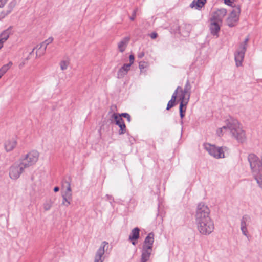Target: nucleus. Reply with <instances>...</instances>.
Returning <instances> with one entry per match:
<instances>
[{"label":"nucleus","mask_w":262,"mask_h":262,"mask_svg":"<svg viewBox=\"0 0 262 262\" xmlns=\"http://www.w3.org/2000/svg\"><path fill=\"white\" fill-rule=\"evenodd\" d=\"M226 125L223 126L217 130L219 136L223 135V129H228L232 136L234 138L238 143H243L246 140L245 132L242 129L238 121L231 117L226 120Z\"/></svg>","instance_id":"f257e3e1"},{"label":"nucleus","mask_w":262,"mask_h":262,"mask_svg":"<svg viewBox=\"0 0 262 262\" xmlns=\"http://www.w3.org/2000/svg\"><path fill=\"white\" fill-rule=\"evenodd\" d=\"M195 223L198 231L204 235H209L214 229V223L211 218L197 221Z\"/></svg>","instance_id":"f03ea898"},{"label":"nucleus","mask_w":262,"mask_h":262,"mask_svg":"<svg viewBox=\"0 0 262 262\" xmlns=\"http://www.w3.org/2000/svg\"><path fill=\"white\" fill-rule=\"evenodd\" d=\"M203 146L210 156L216 159L224 158V151L228 149L226 146L217 147L208 143H204Z\"/></svg>","instance_id":"7ed1b4c3"},{"label":"nucleus","mask_w":262,"mask_h":262,"mask_svg":"<svg viewBox=\"0 0 262 262\" xmlns=\"http://www.w3.org/2000/svg\"><path fill=\"white\" fill-rule=\"evenodd\" d=\"M210 210L207 205L204 203L198 204L195 214V222L210 219Z\"/></svg>","instance_id":"20e7f679"},{"label":"nucleus","mask_w":262,"mask_h":262,"mask_svg":"<svg viewBox=\"0 0 262 262\" xmlns=\"http://www.w3.org/2000/svg\"><path fill=\"white\" fill-rule=\"evenodd\" d=\"M248 161L253 175L262 172V163L256 155L252 153L249 154Z\"/></svg>","instance_id":"39448f33"},{"label":"nucleus","mask_w":262,"mask_h":262,"mask_svg":"<svg viewBox=\"0 0 262 262\" xmlns=\"http://www.w3.org/2000/svg\"><path fill=\"white\" fill-rule=\"evenodd\" d=\"M39 153L36 151H32L25 156L20 159V161L23 163V165L26 168L34 165L38 160Z\"/></svg>","instance_id":"423d86ee"},{"label":"nucleus","mask_w":262,"mask_h":262,"mask_svg":"<svg viewBox=\"0 0 262 262\" xmlns=\"http://www.w3.org/2000/svg\"><path fill=\"white\" fill-rule=\"evenodd\" d=\"M26 168L23 165V163L19 161V162L14 163L9 168V176L13 180H17L20 174Z\"/></svg>","instance_id":"0eeeda50"},{"label":"nucleus","mask_w":262,"mask_h":262,"mask_svg":"<svg viewBox=\"0 0 262 262\" xmlns=\"http://www.w3.org/2000/svg\"><path fill=\"white\" fill-rule=\"evenodd\" d=\"M233 10L227 19V24L230 27H234L239 20V15L241 13V8L239 5L232 6Z\"/></svg>","instance_id":"6e6552de"},{"label":"nucleus","mask_w":262,"mask_h":262,"mask_svg":"<svg viewBox=\"0 0 262 262\" xmlns=\"http://www.w3.org/2000/svg\"><path fill=\"white\" fill-rule=\"evenodd\" d=\"M108 247L109 244L107 242H102L95 253L94 262H103L105 259L104 254L107 252Z\"/></svg>","instance_id":"1a4fd4ad"},{"label":"nucleus","mask_w":262,"mask_h":262,"mask_svg":"<svg viewBox=\"0 0 262 262\" xmlns=\"http://www.w3.org/2000/svg\"><path fill=\"white\" fill-rule=\"evenodd\" d=\"M111 118L114 119L115 124L120 127L118 131L119 135H122L126 133V125L123 119L121 117L120 114L113 113L112 115Z\"/></svg>","instance_id":"9d476101"},{"label":"nucleus","mask_w":262,"mask_h":262,"mask_svg":"<svg viewBox=\"0 0 262 262\" xmlns=\"http://www.w3.org/2000/svg\"><path fill=\"white\" fill-rule=\"evenodd\" d=\"M250 221L251 217L247 214L243 215L241 220V230L242 233L247 237L248 236V232L247 227Z\"/></svg>","instance_id":"9b49d317"},{"label":"nucleus","mask_w":262,"mask_h":262,"mask_svg":"<svg viewBox=\"0 0 262 262\" xmlns=\"http://www.w3.org/2000/svg\"><path fill=\"white\" fill-rule=\"evenodd\" d=\"M246 50L239 49L234 53V59L236 62V66L239 67L242 65V62L244 60Z\"/></svg>","instance_id":"f8f14e48"},{"label":"nucleus","mask_w":262,"mask_h":262,"mask_svg":"<svg viewBox=\"0 0 262 262\" xmlns=\"http://www.w3.org/2000/svg\"><path fill=\"white\" fill-rule=\"evenodd\" d=\"M221 29L220 25L219 24V21L217 20H212V18H210V24L209 26V29L210 31L211 34L216 36V37H219V32L220 31Z\"/></svg>","instance_id":"ddd939ff"},{"label":"nucleus","mask_w":262,"mask_h":262,"mask_svg":"<svg viewBox=\"0 0 262 262\" xmlns=\"http://www.w3.org/2000/svg\"><path fill=\"white\" fill-rule=\"evenodd\" d=\"M226 9L224 8L220 9L213 13L211 18L212 19V20H214L221 21L223 17L226 15Z\"/></svg>","instance_id":"4468645a"},{"label":"nucleus","mask_w":262,"mask_h":262,"mask_svg":"<svg viewBox=\"0 0 262 262\" xmlns=\"http://www.w3.org/2000/svg\"><path fill=\"white\" fill-rule=\"evenodd\" d=\"M154 242V234L153 232L149 233L145 237L142 247L148 248L152 249L153 244Z\"/></svg>","instance_id":"2eb2a0df"},{"label":"nucleus","mask_w":262,"mask_h":262,"mask_svg":"<svg viewBox=\"0 0 262 262\" xmlns=\"http://www.w3.org/2000/svg\"><path fill=\"white\" fill-rule=\"evenodd\" d=\"M152 249L142 247L140 262H147L150 258Z\"/></svg>","instance_id":"dca6fc26"},{"label":"nucleus","mask_w":262,"mask_h":262,"mask_svg":"<svg viewBox=\"0 0 262 262\" xmlns=\"http://www.w3.org/2000/svg\"><path fill=\"white\" fill-rule=\"evenodd\" d=\"M12 27H9L8 29L3 31L0 34V43H2V47L4 43L9 38L11 34Z\"/></svg>","instance_id":"f3484780"},{"label":"nucleus","mask_w":262,"mask_h":262,"mask_svg":"<svg viewBox=\"0 0 262 262\" xmlns=\"http://www.w3.org/2000/svg\"><path fill=\"white\" fill-rule=\"evenodd\" d=\"M17 141L14 139L8 140L5 143V148L7 152L12 151L16 146Z\"/></svg>","instance_id":"a211bd4d"},{"label":"nucleus","mask_w":262,"mask_h":262,"mask_svg":"<svg viewBox=\"0 0 262 262\" xmlns=\"http://www.w3.org/2000/svg\"><path fill=\"white\" fill-rule=\"evenodd\" d=\"M139 228L138 227H136L132 230L129 236V239L130 241H133L132 243L134 245H135L136 244V243L134 241L137 240L139 238Z\"/></svg>","instance_id":"6ab92c4d"},{"label":"nucleus","mask_w":262,"mask_h":262,"mask_svg":"<svg viewBox=\"0 0 262 262\" xmlns=\"http://www.w3.org/2000/svg\"><path fill=\"white\" fill-rule=\"evenodd\" d=\"M130 40L129 37L123 38L118 44V50L120 52H123L125 51L127 45Z\"/></svg>","instance_id":"aec40b11"},{"label":"nucleus","mask_w":262,"mask_h":262,"mask_svg":"<svg viewBox=\"0 0 262 262\" xmlns=\"http://www.w3.org/2000/svg\"><path fill=\"white\" fill-rule=\"evenodd\" d=\"M191 86L188 80H187L186 84L185 85L184 89H183L181 86H179L177 87L176 90H177V94L178 92H183V93H187L188 94H191Z\"/></svg>","instance_id":"412c9836"},{"label":"nucleus","mask_w":262,"mask_h":262,"mask_svg":"<svg viewBox=\"0 0 262 262\" xmlns=\"http://www.w3.org/2000/svg\"><path fill=\"white\" fill-rule=\"evenodd\" d=\"M206 3V0H193L190 4V7L194 8L196 9L200 10L201 9Z\"/></svg>","instance_id":"4be33fe9"},{"label":"nucleus","mask_w":262,"mask_h":262,"mask_svg":"<svg viewBox=\"0 0 262 262\" xmlns=\"http://www.w3.org/2000/svg\"><path fill=\"white\" fill-rule=\"evenodd\" d=\"M72 198V192H64L62 194L63 201L62 204L67 207L71 203Z\"/></svg>","instance_id":"5701e85b"},{"label":"nucleus","mask_w":262,"mask_h":262,"mask_svg":"<svg viewBox=\"0 0 262 262\" xmlns=\"http://www.w3.org/2000/svg\"><path fill=\"white\" fill-rule=\"evenodd\" d=\"M71 178L70 176L65 177L63 179L62 187L66 188V190L64 192H72L71 188Z\"/></svg>","instance_id":"b1692460"},{"label":"nucleus","mask_w":262,"mask_h":262,"mask_svg":"<svg viewBox=\"0 0 262 262\" xmlns=\"http://www.w3.org/2000/svg\"><path fill=\"white\" fill-rule=\"evenodd\" d=\"M177 90H175L173 93L171 100H169L167 103L166 110H169L171 108L176 105V101L177 97Z\"/></svg>","instance_id":"393cba45"},{"label":"nucleus","mask_w":262,"mask_h":262,"mask_svg":"<svg viewBox=\"0 0 262 262\" xmlns=\"http://www.w3.org/2000/svg\"><path fill=\"white\" fill-rule=\"evenodd\" d=\"M179 97L180 103H182L184 105H187L190 97V94L188 95L187 93H183V92H181V94Z\"/></svg>","instance_id":"a878e982"},{"label":"nucleus","mask_w":262,"mask_h":262,"mask_svg":"<svg viewBox=\"0 0 262 262\" xmlns=\"http://www.w3.org/2000/svg\"><path fill=\"white\" fill-rule=\"evenodd\" d=\"M259 187L262 189V171L253 175Z\"/></svg>","instance_id":"bb28decb"},{"label":"nucleus","mask_w":262,"mask_h":262,"mask_svg":"<svg viewBox=\"0 0 262 262\" xmlns=\"http://www.w3.org/2000/svg\"><path fill=\"white\" fill-rule=\"evenodd\" d=\"M13 65L12 61H9L7 64L4 65L0 69V72L3 73V75L9 70V69Z\"/></svg>","instance_id":"cd10ccee"},{"label":"nucleus","mask_w":262,"mask_h":262,"mask_svg":"<svg viewBox=\"0 0 262 262\" xmlns=\"http://www.w3.org/2000/svg\"><path fill=\"white\" fill-rule=\"evenodd\" d=\"M17 4L16 0H12L8 4L6 9L9 13H10L13 10V8L15 7Z\"/></svg>","instance_id":"c85d7f7f"},{"label":"nucleus","mask_w":262,"mask_h":262,"mask_svg":"<svg viewBox=\"0 0 262 262\" xmlns=\"http://www.w3.org/2000/svg\"><path fill=\"white\" fill-rule=\"evenodd\" d=\"M53 203L51 200L47 201L43 204V208L46 211H48L50 209L51 207L52 206Z\"/></svg>","instance_id":"c756f323"},{"label":"nucleus","mask_w":262,"mask_h":262,"mask_svg":"<svg viewBox=\"0 0 262 262\" xmlns=\"http://www.w3.org/2000/svg\"><path fill=\"white\" fill-rule=\"evenodd\" d=\"M249 37H247L244 42H242L240 45H239V47L240 49H244V50H246L247 49V43H248V41H249Z\"/></svg>","instance_id":"7c9ffc66"},{"label":"nucleus","mask_w":262,"mask_h":262,"mask_svg":"<svg viewBox=\"0 0 262 262\" xmlns=\"http://www.w3.org/2000/svg\"><path fill=\"white\" fill-rule=\"evenodd\" d=\"M9 13L7 9L4 10L3 8L0 10V20L5 18Z\"/></svg>","instance_id":"2f4dec72"},{"label":"nucleus","mask_w":262,"mask_h":262,"mask_svg":"<svg viewBox=\"0 0 262 262\" xmlns=\"http://www.w3.org/2000/svg\"><path fill=\"white\" fill-rule=\"evenodd\" d=\"M69 63V62L67 61H65V60L61 61L60 63L61 69L62 70H66L68 68Z\"/></svg>","instance_id":"473e14b6"},{"label":"nucleus","mask_w":262,"mask_h":262,"mask_svg":"<svg viewBox=\"0 0 262 262\" xmlns=\"http://www.w3.org/2000/svg\"><path fill=\"white\" fill-rule=\"evenodd\" d=\"M53 41V38L52 37H50L45 41H43V43H45V47L43 49V51H45L47 48V47L48 45L51 43Z\"/></svg>","instance_id":"72a5a7b5"},{"label":"nucleus","mask_w":262,"mask_h":262,"mask_svg":"<svg viewBox=\"0 0 262 262\" xmlns=\"http://www.w3.org/2000/svg\"><path fill=\"white\" fill-rule=\"evenodd\" d=\"M186 106L187 105H184L182 103H180L179 106V112L180 113L185 114V112L186 110Z\"/></svg>","instance_id":"f704fd0d"},{"label":"nucleus","mask_w":262,"mask_h":262,"mask_svg":"<svg viewBox=\"0 0 262 262\" xmlns=\"http://www.w3.org/2000/svg\"><path fill=\"white\" fill-rule=\"evenodd\" d=\"M127 72H125L123 70H122L121 68L118 71V77L119 78H122L124 77L125 75L127 74Z\"/></svg>","instance_id":"c9c22d12"},{"label":"nucleus","mask_w":262,"mask_h":262,"mask_svg":"<svg viewBox=\"0 0 262 262\" xmlns=\"http://www.w3.org/2000/svg\"><path fill=\"white\" fill-rule=\"evenodd\" d=\"M121 117H123L127 119V121L129 122L131 121V117L129 114L127 113H123L120 114Z\"/></svg>","instance_id":"e433bc0d"},{"label":"nucleus","mask_w":262,"mask_h":262,"mask_svg":"<svg viewBox=\"0 0 262 262\" xmlns=\"http://www.w3.org/2000/svg\"><path fill=\"white\" fill-rule=\"evenodd\" d=\"M130 64H124L121 69L125 71V72L127 73L128 71L130 70Z\"/></svg>","instance_id":"4c0bfd02"},{"label":"nucleus","mask_w":262,"mask_h":262,"mask_svg":"<svg viewBox=\"0 0 262 262\" xmlns=\"http://www.w3.org/2000/svg\"><path fill=\"white\" fill-rule=\"evenodd\" d=\"M147 63L144 61H140L139 63V68L141 70H143L147 67Z\"/></svg>","instance_id":"58836bf2"},{"label":"nucleus","mask_w":262,"mask_h":262,"mask_svg":"<svg viewBox=\"0 0 262 262\" xmlns=\"http://www.w3.org/2000/svg\"><path fill=\"white\" fill-rule=\"evenodd\" d=\"M7 1L8 0H0V10L4 8Z\"/></svg>","instance_id":"ea45409f"},{"label":"nucleus","mask_w":262,"mask_h":262,"mask_svg":"<svg viewBox=\"0 0 262 262\" xmlns=\"http://www.w3.org/2000/svg\"><path fill=\"white\" fill-rule=\"evenodd\" d=\"M137 9L133 11L132 16L130 17V19L132 21L134 20L136 15Z\"/></svg>","instance_id":"a19ab883"},{"label":"nucleus","mask_w":262,"mask_h":262,"mask_svg":"<svg viewBox=\"0 0 262 262\" xmlns=\"http://www.w3.org/2000/svg\"><path fill=\"white\" fill-rule=\"evenodd\" d=\"M129 58L130 61V63L129 64H130V66H132V64L134 63V56L133 55H130Z\"/></svg>","instance_id":"79ce46f5"},{"label":"nucleus","mask_w":262,"mask_h":262,"mask_svg":"<svg viewBox=\"0 0 262 262\" xmlns=\"http://www.w3.org/2000/svg\"><path fill=\"white\" fill-rule=\"evenodd\" d=\"M150 37L152 39H155L158 36V34L156 32H152L149 35Z\"/></svg>","instance_id":"37998d69"},{"label":"nucleus","mask_w":262,"mask_h":262,"mask_svg":"<svg viewBox=\"0 0 262 262\" xmlns=\"http://www.w3.org/2000/svg\"><path fill=\"white\" fill-rule=\"evenodd\" d=\"M224 3L228 6H232V2L231 0H224Z\"/></svg>","instance_id":"c03bdc74"},{"label":"nucleus","mask_w":262,"mask_h":262,"mask_svg":"<svg viewBox=\"0 0 262 262\" xmlns=\"http://www.w3.org/2000/svg\"><path fill=\"white\" fill-rule=\"evenodd\" d=\"M144 53L143 51L140 52L138 55V57L139 58H142L144 57Z\"/></svg>","instance_id":"a18cd8bd"},{"label":"nucleus","mask_w":262,"mask_h":262,"mask_svg":"<svg viewBox=\"0 0 262 262\" xmlns=\"http://www.w3.org/2000/svg\"><path fill=\"white\" fill-rule=\"evenodd\" d=\"M106 196H107V198H108V200H110V201L112 200L114 201V199H113L112 196L108 194H107ZM110 203H112L111 201H110Z\"/></svg>","instance_id":"49530a36"},{"label":"nucleus","mask_w":262,"mask_h":262,"mask_svg":"<svg viewBox=\"0 0 262 262\" xmlns=\"http://www.w3.org/2000/svg\"><path fill=\"white\" fill-rule=\"evenodd\" d=\"M59 190V188L58 187L56 186V187H54V191L55 192H58Z\"/></svg>","instance_id":"de8ad7c7"},{"label":"nucleus","mask_w":262,"mask_h":262,"mask_svg":"<svg viewBox=\"0 0 262 262\" xmlns=\"http://www.w3.org/2000/svg\"><path fill=\"white\" fill-rule=\"evenodd\" d=\"M45 43H43V42H42L40 45V47H39V49L41 48H45Z\"/></svg>","instance_id":"09e8293b"},{"label":"nucleus","mask_w":262,"mask_h":262,"mask_svg":"<svg viewBox=\"0 0 262 262\" xmlns=\"http://www.w3.org/2000/svg\"><path fill=\"white\" fill-rule=\"evenodd\" d=\"M180 116L181 119H182L185 116V114L180 113Z\"/></svg>","instance_id":"8fccbe9b"},{"label":"nucleus","mask_w":262,"mask_h":262,"mask_svg":"<svg viewBox=\"0 0 262 262\" xmlns=\"http://www.w3.org/2000/svg\"><path fill=\"white\" fill-rule=\"evenodd\" d=\"M34 50H35V48H33V50H32V51L30 52V53H29L30 55H31L33 53Z\"/></svg>","instance_id":"3c124183"},{"label":"nucleus","mask_w":262,"mask_h":262,"mask_svg":"<svg viewBox=\"0 0 262 262\" xmlns=\"http://www.w3.org/2000/svg\"><path fill=\"white\" fill-rule=\"evenodd\" d=\"M3 76V73H2L1 72H0V79L1 78V77Z\"/></svg>","instance_id":"603ef678"},{"label":"nucleus","mask_w":262,"mask_h":262,"mask_svg":"<svg viewBox=\"0 0 262 262\" xmlns=\"http://www.w3.org/2000/svg\"><path fill=\"white\" fill-rule=\"evenodd\" d=\"M180 123L182 125L183 124V121L182 119L181 120Z\"/></svg>","instance_id":"864d4df0"},{"label":"nucleus","mask_w":262,"mask_h":262,"mask_svg":"<svg viewBox=\"0 0 262 262\" xmlns=\"http://www.w3.org/2000/svg\"><path fill=\"white\" fill-rule=\"evenodd\" d=\"M2 43H0V50L2 48Z\"/></svg>","instance_id":"5fc2aeb1"},{"label":"nucleus","mask_w":262,"mask_h":262,"mask_svg":"<svg viewBox=\"0 0 262 262\" xmlns=\"http://www.w3.org/2000/svg\"><path fill=\"white\" fill-rule=\"evenodd\" d=\"M24 64V63H23L22 64H20L19 65V67H20L23 66Z\"/></svg>","instance_id":"6e6d98bb"},{"label":"nucleus","mask_w":262,"mask_h":262,"mask_svg":"<svg viewBox=\"0 0 262 262\" xmlns=\"http://www.w3.org/2000/svg\"><path fill=\"white\" fill-rule=\"evenodd\" d=\"M29 57L28 56V57L26 59V60H28V59H29Z\"/></svg>","instance_id":"4d7b16f0"}]
</instances>
